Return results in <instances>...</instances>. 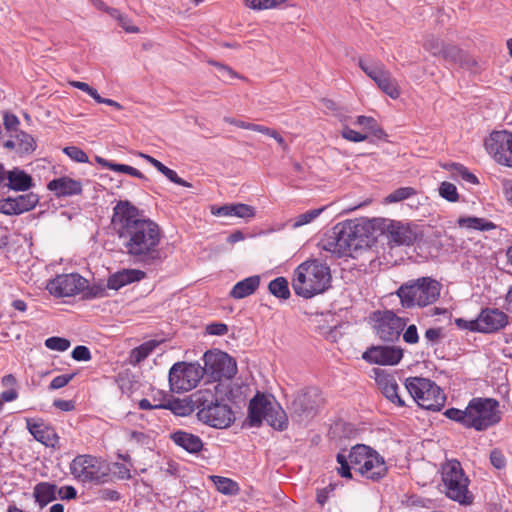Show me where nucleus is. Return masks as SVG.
<instances>
[{"instance_id":"obj_1","label":"nucleus","mask_w":512,"mask_h":512,"mask_svg":"<svg viewBox=\"0 0 512 512\" xmlns=\"http://www.w3.org/2000/svg\"><path fill=\"white\" fill-rule=\"evenodd\" d=\"M111 226L118 237L122 252L134 263L155 265L162 261L159 225L144 217L131 202L120 200L116 203Z\"/></svg>"},{"instance_id":"obj_2","label":"nucleus","mask_w":512,"mask_h":512,"mask_svg":"<svg viewBox=\"0 0 512 512\" xmlns=\"http://www.w3.org/2000/svg\"><path fill=\"white\" fill-rule=\"evenodd\" d=\"M368 221L349 220L336 224L319 242L320 249L338 257L353 256V254L371 245Z\"/></svg>"},{"instance_id":"obj_3","label":"nucleus","mask_w":512,"mask_h":512,"mask_svg":"<svg viewBox=\"0 0 512 512\" xmlns=\"http://www.w3.org/2000/svg\"><path fill=\"white\" fill-rule=\"evenodd\" d=\"M444 415L476 431H485L501 421L499 401L494 398H472L464 410L449 408Z\"/></svg>"},{"instance_id":"obj_4","label":"nucleus","mask_w":512,"mask_h":512,"mask_svg":"<svg viewBox=\"0 0 512 512\" xmlns=\"http://www.w3.org/2000/svg\"><path fill=\"white\" fill-rule=\"evenodd\" d=\"M330 279L327 265L316 260L307 261L296 268L292 288L298 296L308 299L324 292L329 287Z\"/></svg>"},{"instance_id":"obj_5","label":"nucleus","mask_w":512,"mask_h":512,"mask_svg":"<svg viewBox=\"0 0 512 512\" xmlns=\"http://www.w3.org/2000/svg\"><path fill=\"white\" fill-rule=\"evenodd\" d=\"M262 420L279 431L285 430L288 426V417L282 407L258 393L250 400L248 421L250 426L257 427Z\"/></svg>"},{"instance_id":"obj_6","label":"nucleus","mask_w":512,"mask_h":512,"mask_svg":"<svg viewBox=\"0 0 512 512\" xmlns=\"http://www.w3.org/2000/svg\"><path fill=\"white\" fill-rule=\"evenodd\" d=\"M440 283L429 277H423L415 282L406 283L399 287L397 295L403 306L424 307L434 303L440 295Z\"/></svg>"},{"instance_id":"obj_7","label":"nucleus","mask_w":512,"mask_h":512,"mask_svg":"<svg viewBox=\"0 0 512 512\" xmlns=\"http://www.w3.org/2000/svg\"><path fill=\"white\" fill-rule=\"evenodd\" d=\"M442 480L448 498L461 505H471L473 495L468 490L469 479L465 476L460 462L451 460L442 468Z\"/></svg>"},{"instance_id":"obj_8","label":"nucleus","mask_w":512,"mask_h":512,"mask_svg":"<svg viewBox=\"0 0 512 512\" xmlns=\"http://www.w3.org/2000/svg\"><path fill=\"white\" fill-rule=\"evenodd\" d=\"M405 386L414 401L423 409L439 411L445 404L443 391L429 379L408 378Z\"/></svg>"},{"instance_id":"obj_9","label":"nucleus","mask_w":512,"mask_h":512,"mask_svg":"<svg viewBox=\"0 0 512 512\" xmlns=\"http://www.w3.org/2000/svg\"><path fill=\"white\" fill-rule=\"evenodd\" d=\"M71 474L80 482L103 484L110 475L109 465L91 455H78L70 464Z\"/></svg>"},{"instance_id":"obj_10","label":"nucleus","mask_w":512,"mask_h":512,"mask_svg":"<svg viewBox=\"0 0 512 512\" xmlns=\"http://www.w3.org/2000/svg\"><path fill=\"white\" fill-rule=\"evenodd\" d=\"M205 369L198 363L177 362L169 370V385L173 392L192 390L203 378Z\"/></svg>"},{"instance_id":"obj_11","label":"nucleus","mask_w":512,"mask_h":512,"mask_svg":"<svg viewBox=\"0 0 512 512\" xmlns=\"http://www.w3.org/2000/svg\"><path fill=\"white\" fill-rule=\"evenodd\" d=\"M358 64L361 70L377 84L383 93L392 99H397L400 96V87L397 80L392 76L391 72L386 69L383 63L380 61H371L368 63L359 59Z\"/></svg>"},{"instance_id":"obj_12","label":"nucleus","mask_w":512,"mask_h":512,"mask_svg":"<svg viewBox=\"0 0 512 512\" xmlns=\"http://www.w3.org/2000/svg\"><path fill=\"white\" fill-rule=\"evenodd\" d=\"M324 399L318 388H307L297 393L291 402V417L298 421L312 418L323 404Z\"/></svg>"},{"instance_id":"obj_13","label":"nucleus","mask_w":512,"mask_h":512,"mask_svg":"<svg viewBox=\"0 0 512 512\" xmlns=\"http://www.w3.org/2000/svg\"><path fill=\"white\" fill-rule=\"evenodd\" d=\"M205 373L214 380L231 379L237 372L235 360L222 351H207L203 357Z\"/></svg>"},{"instance_id":"obj_14","label":"nucleus","mask_w":512,"mask_h":512,"mask_svg":"<svg viewBox=\"0 0 512 512\" xmlns=\"http://www.w3.org/2000/svg\"><path fill=\"white\" fill-rule=\"evenodd\" d=\"M456 324L461 328L471 331L491 333L503 328L507 324V315L498 309L487 308L482 310L477 319L472 321L457 319Z\"/></svg>"},{"instance_id":"obj_15","label":"nucleus","mask_w":512,"mask_h":512,"mask_svg":"<svg viewBox=\"0 0 512 512\" xmlns=\"http://www.w3.org/2000/svg\"><path fill=\"white\" fill-rule=\"evenodd\" d=\"M87 287V279L78 273L57 275L47 283V290L55 297H71Z\"/></svg>"},{"instance_id":"obj_16","label":"nucleus","mask_w":512,"mask_h":512,"mask_svg":"<svg viewBox=\"0 0 512 512\" xmlns=\"http://www.w3.org/2000/svg\"><path fill=\"white\" fill-rule=\"evenodd\" d=\"M485 147L493 159L508 167H512V134L507 131H497L490 134L485 141Z\"/></svg>"},{"instance_id":"obj_17","label":"nucleus","mask_w":512,"mask_h":512,"mask_svg":"<svg viewBox=\"0 0 512 512\" xmlns=\"http://www.w3.org/2000/svg\"><path fill=\"white\" fill-rule=\"evenodd\" d=\"M374 329L379 338L386 342L399 339L406 322L392 311L377 312L374 314Z\"/></svg>"},{"instance_id":"obj_18","label":"nucleus","mask_w":512,"mask_h":512,"mask_svg":"<svg viewBox=\"0 0 512 512\" xmlns=\"http://www.w3.org/2000/svg\"><path fill=\"white\" fill-rule=\"evenodd\" d=\"M220 383H212L209 386L199 389L191 394V403L194 405L196 415L199 421L204 423L206 418L211 415L215 404L221 398L219 396Z\"/></svg>"},{"instance_id":"obj_19","label":"nucleus","mask_w":512,"mask_h":512,"mask_svg":"<svg viewBox=\"0 0 512 512\" xmlns=\"http://www.w3.org/2000/svg\"><path fill=\"white\" fill-rule=\"evenodd\" d=\"M402 357V349L394 346H372L362 355L367 362L379 365H395Z\"/></svg>"},{"instance_id":"obj_20","label":"nucleus","mask_w":512,"mask_h":512,"mask_svg":"<svg viewBox=\"0 0 512 512\" xmlns=\"http://www.w3.org/2000/svg\"><path fill=\"white\" fill-rule=\"evenodd\" d=\"M382 229L387 232L388 239L397 245H411L417 238L416 233L401 222L382 220Z\"/></svg>"},{"instance_id":"obj_21","label":"nucleus","mask_w":512,"mask_h":512,"mask_svg":"<svg viewBox=\"0 0 512 512\" xmlns=\"http://www.w3.org/2000/svg\"><path fill=\"white\" fill-rule=\"evenodd\" d=\"M27 429L36 441L47 447H55L59 437L55 430L47 425L42 419L26 418Z\"/></svg>"},{"instance_id":"obj_22","label":"nucleus","mask_w":512,"mask_h":512,"mask_svg":"<svg viewBox=\"0 0 512 512\" xmlns=\"http://www.w3.org/2000/svg\"><path fill=\"white\" fill-rule=\"evenodd\" d=\"M234 420L235 415L231 407L220 398L211 411V415L204 421V424L214 428L224 429L229 427Z\"/></svg>"},{"instance_id":"obj_23","label":"nucleus","mask_w":512,"mask_h":512,"mask_svg":"<svg viewBox=\"0 0 512 512\" xmlns=\"http://www.w3.org/2000/svg\"><path fill=\"white\" fill-rule=\"evenodd\" d=\"M359 473L373 481H378L383 478L387 473V466L385 460L374 449L371 451L369 458L362 463Z\"/></svg>"},{"instance_id":"obj_24","label":"nucleus","mask_w":512,"mask_h":512,"mask_svg":"<svg viewBox=\"0 0 512 512\" xmlns=\"http://www.w3.org/2000/svg\"><path fill=\"white\" fill-rule=\"evenodd\" d=\"M3 146L23 155L32 153L36 148V142L30 134L19 130L8 135V139L3 142Z\"/></svg>"},{"instance_id":"obj_25","label":"nucleus","mask_w":512,"mask_h":512,"mask_svg":"<svg viewBox=\"0 0 512 512\" xmlns=\"http://www.w3.org/2000/svg\"><path fill=\"white\" fill-rule=\"evenodd\" d=\"M47 188L58 198L80 195L82 193V183L67 176L51 180Z\"/></svg>"},{"instance_id":"obj_26","label":"nucleus","mask_w":512,"mask_h":512,"mask_svg":"<svg viewBox=\"0 0 512 512\" xmlns=\"http://www.w3.org/2000/svg\"><path fill=\"white\" fill-rule=\"evenodd\" d=\"M145 272L138 269H123L112 274L107 280V287L119 290L125 285L140 281L145 278Z\"/></svg>"},{"instance_id":"obj_27","label":"nucleus","mask_w":512,"mask_h":512,"mask_svg":"<svg viewBox=\"0 0 512 512\" xmlns=\"http://www.w3.org/2000/svg\"><path fill=\"white\" fill-rule=\"evenodd\" d=\"M376 381L383 395L389 401L397 404L400 407L405 405L404 401L398 394L399 387L393 376L384 373H378Z\"/></svg>"},{"instance_id":"obj_28","label":"nucleus","mask_w":512,"mask_h":512,"mask_svg":"<svg viewBox=\"0 0 512 512\" xmlns=\"http://www.w3.org/2000/svg\"><path fill=\"white\" fill-rule=\"evenodd\" d=\"M173 442L191 454H197L203 449V441L195 434L178 430L171 434Z\"/></svg>"},{"instance_id":"obj_29","label":"nucleus","mask_w":512,"mask_h":512,"mask_svg":"<svg viewBox=\"0 0 512 512\" xmlns=\"http://www.w3.org/2000/svg\"><path fill=\"white\" fill-rule=\"evenodd\" d=\"M260 285V277L253 275L237 282L232 290L230 296L234 299H242L252 295Z\"/></svg>"},{"instance_id":"obj_30","label":"nucleus","mask_w":512,"mask_h":512,"mask_svg":"<svg viewBox=\"0 0 512 512\" xmlns=\"http://www.w3.org/2000/svg\"><path fill=\"white\" fill-rule=\"evenodd\" d=\"M32 185V178L23 170L14 168L7 173L5 186L16 191L28 190Z\"/></svg>"},{"instance_id":"obj_31","label":"nucleus","mask_w":512,"mask_h":512,"mask_svg":"<svg viewBox=\"0 0 512 512\" xmlns=\"http://www.w3.org/2000/svg\"><path fill=\"white\" fill-rule=\"evenodd\" d=\"M441 57L447 61L459 64L462 67L470 68L475 64L473 59H471L463 50L455 45H445Z\"/></svg>"},{"instance_id":"obj_32","label":"nucleus","mask_w":512,"mask_h":512,"mask_svg":"<svg viewBox=\"0 0 512 512\" xmlns=\"http://www.w3.org/2000/svg\"><path fill=\"white\" fill-rule=\"evenodd\" d=\"M57 486L49 482L38 483L33 490L35 501L40 507L46 506L48 503L56 499Z\"/></svg>"},{"instance_id":"obj_33","label":"nucleus","mask_w":512,"mask_h":512,"mask_svg":"<svg viewBox=\"0 0 512 512\" xmlns=\"http://www.w3.org/2000/svg\"><path fill=\"white\" fill-rule=\"evenodd\" d=\"M161 409L171 410L175 415L186 416L195 411L191 395L185 399H172L158 405Z\"/></svg>"},{"instance_id":"obj_34","label":"nucleus","mask_w":512,"mask_h":512,"mask_svg":"<svg viewBox=\"0 0 512 512\" xmlns=\"http://www.w3.org/2000/svg\"><path fill=\"white\" fill-rule=\"evenodd\" d=\"M373 449L364 444L353 446L348 454L349 462L352 468L359 473L362 463L365 462Z\"/></svg>"},{"instance_id":"obj_35","label":"nucleus","mask_w":512,"mask_h":512,"mask_svg":"<svg viewBox=\"0 0 512 512\" xmlns=\"http://www.w3.org/2000/svg\"><path fill=\"white\" fill-rule=\"evenodd\" d=\"M158 344V341L150 340L132 349L129 356L130 363L136 365L142 362L152 353V351L158 346Z\"/></svg>"},{"instance_id":"obj_36","label":"nucleus","mask_w":512,"mask_h":512,"mask_svg":"<svg viewBox=\"0 0 512 512\" xmlns=\"http://www.w3.org/2000/svg\"><path fill=\"white\" fill-rule=\"evenodd\" d=\"M459 227L474 229L479 231H489L495 228L494 223L484 218L478 217H460L457 221Z\"/></svg>"},{"instance_id":"obj_37","label":"nucleus","mask_w":512,"mask_h":512,"mask_svg":"<svg viewBox=\"0 0 512 512\" xmlns=\"http://www.w3.org/2000/svg\"><path fill=\"white\" fill-rule=\"evenodd\" d=\"M324 207L312 209L306 211L302 214L297 215L293 219L289 220L290 226L292 229H298L302 226L308 225L312 223L316 218H318L321 213L324 211Z\"/></svg>"},{"instance_id":"obj_38","label":"nucleus","mask_w":512,"mask_h":512,"mask_svg":"<svg viewBox=\"0 0 512 512\" xmlns=\"http://www.w3.org/2000/svg\"><path fill=\"white\" fill-rule=\"evenodd\" d=\"M217 490L225 495H236L239 491L238 484L230 478L213 475L210 477Z\"/></svg>"},{"instance_id":"obj_39","label":"nucleus","mask_w":512,"mask_h":512,"mask_svg":"<svg viewBox=\"0 0 512 512\" xmlns=\"http://www.w3.org/2000/svg\"><path fill=\"white\" fill-rule=\"evenodd\" d=\"M12 200L19 214L33 209L39 201L38 196L32 192L19 195L15 198H12Z\"/></svg>"},{"instance_id":"obj_40","label":"nucleus","mask_w":512,"mask_h":512,"mask_svg":"<svg viewBox=\"0 0 512 512\" xmlns=\"http://www.w3.org/2000/svg\"><path fill=\"white\" fill-rule=\"evenodd\" d=\"M269 292L277 298L286 300L290 297L288 281L284 277H277L268 285Z\"/></svg>"},{"instance_id":"obj_41","label":"nucleus","mask_w":512,"mask_h":512,"mask_svg":"<svg viewBox=\"0 0 512 512\" xmlns=\"http://www.w3.org/2000/svg\"><path fill=\"white\" fill-rule=\"evenodd\" d=\"M445 45L439 38L427 36L423 42V47L433 56H442Z\"/></svg>"},{"instance_id":"obj_42","label":"nucleus","mask_w":512,"mask_h":512,"mask_svg":"<svg viewBox=\"0 0 512 512\" xmlns=\"http://www.w3.org/2000/svg\"><path fill=\"white\" fill-rule=\"evenodd\" d=\"M416 194V190L413 187H401L390 193L385 201L387 203H396L408 199L409 197Z\"/></svg>"},{"instance_id":"obj_43","label":"nucleus","mask_w":512,"mask_h":512,"mask_svg":"<svg viewBox=\"0 0 512 512\" xmlns=\"http://www.w3.org/2000/svg\"><path fill=\"white\" fill-rule=\"evenodd\" d=\"M438 192L442 198L449 202H457L459 200L457 188L451 182H442L439 186Z\"/></svg>"},{"instance_id":"obj_44","label":"nucleus","mask_w":512,"mask_h":512,"mask_svg":"<svg viewBox=\"0 0 512 512\" xmlns=\"http://www.w3.org/2000/svg\"><path fill=\"white\" fill-rule=\"evenodd\" d=\"M71 343L68 339L62 337H50L45 340V346L50 350L59 352L66 351L70 347Z\"/></svg>"},{"instance_id":"obj_45","label":"nucleus","mask_w":512,"mask_h":512,"mask_svg":"<svg viewBox=\"0 0 512 512\" xmlns=\"http://www.w3.org/2000/svg\"><path fill=\"white\" fill-rule=\"evenodd\" d=\"M287 0H245L246 5L255 10L275 8Z\"/></svg>"},{"instance_id":"obj_46","label":"nucleus","mask_w":512,"mask_h":512,"mask_svg":"<svg viewBox=\"0 0 512 512\" xmlns=\"http://www.w3.org/2000/svg\"><path fill=\"white\" fill-rule=\"evenodd\" d=\"M232 216L244 219L252 218L255 216V209L243 203L232 204Z\"/></svg>"},{"instance_id":"obj_47","label":"nucleus","mask_w":512,"mask_h":512,"mask_svg":"<svg viewBox=\"0 0 512 512\" xmlns=\"http://www.w3.org/2000/svg\"><path fill=\"white\" fill-rule=\"evenodd\" d=\"M63 152L75 162L87 163L89 161L87 154L76 146L65 147Z\"/></svg>"},{"instance_id":"obj_48","label":"nucleus","mask_w":512,"mask_h":512,"mask_svg":"<svg viewBox=\"0 0 512 512\" xmlns=\"http://www.w3.org/2000/svg\"><path fill=\"white\" fill-rule=\"evenodd\" d=\"M341 136L344 139H346L347 141L355 142V143L362 142L367 139L366 134L357 132V131L351 129L350 127H348L347 125L343 126V128L341 130Z\"/></svg>"},{"instance_id":"obj_49","label":"nucleus","mask_w":512,"mask_h":512,"mask_svg":"<svg viewBox=\"0 0 512 512\" xmlns=\"http://www.w3.org/2000/svg\"><path fill=\"white\" fill-rule=\"evenodd\" d=\"M112 171L126 173L133 177L147 180V177L141 171L129 165L114 163L112 166Z\"/></svg>"},{"instance_id":"obj_50","label":"nucleus","mask_w":512,"mask_h":512,"mask_svg":"<svg viewBox=\"0 0 512 512\" xmlns=\"http://www.w3.org/2000/svg\"><path fill=\"white\" fill-rule=\"evenodd\" d=\"M81 293H83V297L85 299L102 298L107 295L106 289L104 287L100 285L89 286L88 284L87 287L81 291Z\"/></svg>"},{"instance_id":"obj_51","label":"nucleus","mask_w":512,"mask_h":512,"mask_svg":"<svg viewBox=\"0 0 512 512\" xmlns=\"http://www.w3.org/2000/svg\"><path fill=\"white\" fill-rule=\"evenodd\" d=\"M337 462L340 464V468L338 469V473L344 478H352L351 474V464L347 456L343 453L337 454Z\"/></svg>"},{"instance_id":"obj_52","label":"nucleus","mask_w":512,"mask_h":512,"mask_svg":"<svg viewBox=\"0 0 512 512\" xmlns=\"http://www.w3.org/2000/svg\"><path fill=\"white\" fill-rule=\"evenodd\" d=\"M225 120H226V122H228L232 125H235L237 127H240L242 129L252 130V131L260 132L263 134H264V132H267V127L263 126V125L248 123V122H244V121H238V120L231 119V118H226Z\"/></svg>"},{"instance_id":"obj_53","label":"nucleus","mask_w":512,"mask_h":512,"mask_svg":"<svg viewBox=\"0 0 512 512\" xmlns=\"http://www.w3.org/2000/svg\"><path fill=\"white\" fill-rule=\"evenodd\" d=\"M160 173L163 174L171 182H173V183H175L177 185H180V186H183V187H187V188L192 187L191 183H189L186 180L180 178L174 170L168 168L167 166H165Z\"/></svg>"},{"instance_id":"obj_54","label":"nucleus","mask_w":512,"mask_h":512,"mask_svg":"<svg viewBox=\"0 0 512 512\" xmlns=\"http://www.w3.org/2000/svg\"><path fill=\"white\" fill-rule=\"evenodd\" d=\"M75 374H64L55 377L49 385L51 390H57L65 387L73 378Z\"/></svg>"},{"instance_id":"obj_55","label":"nucleus","mask_w":512,"mask_h":512,"mask_svg":"<svg viewBox=\"0 0 512 512\" xmlns=\"http://www.w3.org/2000/svg\"><path fill=\"white\" fill-rule=\"evenodd\" d=\"M19 119L17 118V116L13 115V114H5L4 116V127L8 133V135L16 132V131H19Z\"/></svg>"},{"instance_id":"obj_56","label":"nucleus","mask_w":512,"mask_h":512,"mask_svg":"<svg viewBox=\"0 0 512 512\" xmlns=\"http://www.w3.org/2000/svg\"><path fill=\"white\" fill-rule=\"evenodd\" d=\"M72 358L76 361H89L91 359V353L88 347L79 345L76 346L72 351Z\"/></svg>"},{"instance_id":"obj_57","label":"nucleus","mask_w":512,"mask_h":512,"mask_svg":"<svg viewBox=\"0 0 512 512\" xmlns=\"http://www.w3.org/2000/svg\"><path fill=\"white\" fill-rule=\"evenodd\" d=\"M490 462L496 469H503L506 466L505 456L498 449H494L491 451Z\"/></svg>"},{"instance_id":"obj_58","label":"nucleus","mask_w":512,"mask_h":512,"mask_svg":"<svg viewBox=\"0 0 512 512\" xmlns=\"http://www.w3.org/2000/svg\"><path fill=\"white\" fill-rule=\"evenodd\" d=\"M0 213L5 215H18L15 204L11 197L0 200Z\"/></svg>"},{"instance_id":"obj_59","label":"nucleus","mask_w":512,"mask_h":512,"mask_svg":"<svg viewBox=\"0 0 512 512\" xmlns=\"http://www.w3.org/2000/svg\"><path fill=\"white\" fill-rule=\"evenodd\" d=\"M424 337L432 345L437 344L443 338L442 329L429 328L426 330Z\"/></svg>"},{"instance_id":"obj_60","label":"nucleus","mask_w":512,"mask_h":512,"mask_svg":"<svg viewBox=\"0 0 512 512\" xmlns=\"http://www.w3.org/2000/svg\"><path fill=\"white\" fill-rule=\"evenodd\" d=\"M403 340L408 344H415L419 340L417 327L412 324L403 333Z\"/></svg>"},{"instance_id":"obj_61","label":"nucleus","mask_w":512,"mask_h":512,"mask_svg":"<svg viewBox=\"0 0 512 512\" xmlns=\"http://www.w3.org/2000/svg\"><path fill=\"white\" fill-rule=\"evenodd\" d=\"M228 331V327L224 323H212L206 326V332L210 335L222 336Z\"/></svg>"},{"instance_id":"obj_62","label":"nucleus","mask_w":512,"mask_h":512,"mask_svg":"<svg viewBox=\"0 0 512 512\" xmlns=\"http://www.w3.org/2000/svg\"><path fill=\"white\" fill-rule=\"evenodd\" d=\"M61 499H74L77 495L76 489L73 486H64L56 491Z\"/></svg>"},{"instance_id":"obj_63","label":"nucleus","mask_w":512,"mask_h":512,"mask_svg":"<svg viewBox=\"0 0 512 512\" xmlns=\"http://www.w3.org/2000/svg\"><path fill=\"white\" fill-rule=\"evenodd\" d=\"M453 166L457 169V171L460 173L461 177L464 180L472 184L478 183L477 177L474 174L470 173L464 166L456 164H453Z\"/></svg>"},{"instance_id":"obj_64","label":"nucleus","mask_w":512,"mask_h":512,"mask_svg":"<svg viewBox=\"0 0 512 512\" xmlns=\"http://www.w3.org/2000/svg\"><path fill=\"white\" fill-rule=\"evenodd\" d=\"M118 23L126 32L137 33L139 31L136 26L132 25L131 20L123 14L119 18Z\"/></svg>"}]
</instances>
